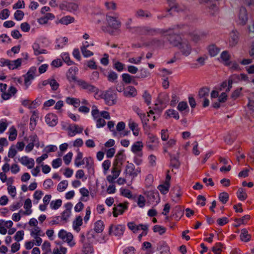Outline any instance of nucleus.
Listing matches in <instances>:
<instances>
[{
	"mask_svg": "<svg viewBox=\"0 0 254 254\" xmlns=\"http://www.w3.org/2000/svg\"><path fill=\"white\" fill-rule=\"evenodd\" d=\"M136 31L140 35L145 36L162 35L167 32L164 29L155 28L148 26L137 27Z\"/></svg>",
	"mask_w": 254,
	"mask_h": 254,
	"instance_id": "obj_1",
	"label": "nucleus"
},
{
	"mask_svg": "<svg viewBox=\"0 0 254 254\" xmlns=\"http://www.w3.org/2000/svg\"><path fill=\"white\" fill-rule=\"evenodd\" d=\"M106 21L108 28L111 29L112 32L118 31L121 27V22L118 16L107 14Z\"/></svg>",
	"mask_w": 254,
	"mask_h": 254,
	"instance_id": "obj_2",
	"label": "nucleus"
},
{
	"mask_svg": "<svg viewBox=\"0 0 254 254\" xmlns=\"http://www.w3.org/2000/svg\"><path fill=\"white\" fill-rule=\"evenodd\" d=\"M58 237L64 242H66L70 247H73L75 245L73 236L71 233L67 232L64 230H61L58 233Z\"/></svg>",
	"mask_w": 254,
	"mask_h": 254,
	"instance_id": "obj_3",
	"label": "nucleus"
},
{
	"mask_svg": "<svg viewBox=\"0 0 254 254\" xmlns=\"http://www.w3.org/2000/svg\"><path fill=\"white\" fill-rule=\"evenodd\" d=\"M77 83L82 89L86 90L89 93H95L97 94L99 92L98 88L85 80L81 79L78 80H77Z\"/></svg>",
	"mask_w": 254,
	"mask_h": 254,
	"instance_id": "obj_4",
	"label": "nucleus"
},
{
	"mask_svg": "<svg viewBox=\"0 0 254 254\" xmlns=\"http://www.w3.org/2000/svg\"><path fill=\"white\" fill-rule=\"evenodd\" d=\"M59 8L62 10H66L70 12L76 11L78 8L77 3L72 2L63 1L59 5Z\"/></svg>",
	"mask_w": 254,
	"mask_h": 254,
	"instance_id": "obj_5",
	"label": "nucleus"
},
{
	"mask_svg": "<svg viewBox=\"0 0 254 254\" xmlns=\"http://www.w3.org/2000/svg\"><path fill=\"white\" fill-rule=\"evenodd\" d=\"M103 98L106 104L109 106L113 105L116 103V94L111 90L106 91L103 94Z\"/></svg>",
	"mask_w": 254,
	"mask_h": 254,
	"instance_id": "obj_6",
	"label": "nucleus"
},
{
	"mask_svg": "<svg viewBox=\"0 0 254 254\" xmlns=\"http://www.w3.org/2000/svg\"><path fill=\"white\" fill-rule=\"evenodd\" d=\"M124 228V227L121 225L112 224L109 228V234L111 236L120 237L123 235Z\"/></svg>",
	"mask_w": 254,
	"mask_h": 254,
	"instance_id": "obj_7",
	"label": "nucleus"
},
{
	"mask_svg": "<svg viewBox=\"0 0 254 254\" xmlns=\"http://www.w3.org/2000/svg\"><path fill=\"white\" fill-rule=\"evenodd\" d=\"M179 46V48L183 55L187 57L191 53V47L188 41H182Z\"/></svg>",
	"mask_w": 254,
	"mask_h": 254,
	"instance_id": "obj_8",
	"label": "nucleus"
},
{
	"mask_svg": "<svg viewBox=\"0 0 254 254\" xmlns=\"http://www.w3.org/2000/svg\"><path fill=\"white\" fill-rule=\"evenodd\" d=\"M36 69L34 67H31L26 74L24 75V84L28 87L30 84V81L34 78Z\"/></svg>",
	"mask_w": 254,
	"mask_h": 254,
	"instance_id": "obj_9",
	"label": "nucleus"
},
{
	"mask_svg": "<svg viewBox=\"0 0 254 254\" xmlns=\"http://www.w3.org/2000/svg\"><path fill=\"white\" fill-rule=\"evenodd\" d=\"M72 207V204L70 202L67 203L65 204V209L62 212L61 216V220L64 223H66L68 221L69 217L71 215V209Z\"/></svg>",
	"mask_w": 254,
	"mask_h": 254,
	"instance_id": "obj_10",
	"label": "nucleus"
},
{
	"mask_svg": "<svg viewBox=\"0 0 254 254\" xmlns=\"http://www.w3.org/2000/svg\"><path fill=\"white\" fill-rule=\"evenodd\" d=\"M233 83V79L229 78L228 79V87L226 89V91L222 92L221 95L218 97V101L219 102L224 103L226 101L227 99V94L232 87V84Z\"/></svg>",
	"mask_w": 254,
	"mask_h": 254,
	"instance_id": "obj_11",
	"label": "nucleus"
},
{
	"mask_svg": "<svg viewBox=\"0 0 254 254\" xmlns=\"http://www.w3.org/2000/svg\"><path fill=\"white\" fill-rule=\"evenodd\" d=\"M167 39L169 43L174 47L179 46L182 41L181 37L177 34L170 35Z\"/></svg>",
	"mask_w": 254,
	"mask_h": 254,
	"instance_id": "obj_12",
	"label": "nucleus"
},
{
	"mask_svg": "<svg viewBox=\"0 0 254 254\" xmlns=\"http://www.w3.org/2000/svg\"><path fill=\"white\" fill-rule=\"evenodd\" d=\"M17 89L13 86H10L8 90L1 93V98L4 100H7L9 99L11 97L14 96L17 92Z\"/></svg>",
	"mask_w": 254,
	"mask_h": 254,
	"instance_id": "obj_13",
	"label": "nucleus"
},
{
	"mask_svg": "<svg viewBox=\"0 0 254 254\" xmlns=\"http://www.w3.org/2000/svg\"><path fill=\"white\" fill-rule=\"evenodd\" d=\"M68 135L69 136H74L77 133H80L83 131V128L78 125H73L69 126L67 128Z\"/></svg>",
	"mask_w": 254,
	"mask_h": 254,
	"instance_id": "obj_14",
	"label": "nucleus"
},
{
	"mask_svg": "<svg viewBox=\"0 0 254 254\" xmlns=\"http://www.w3.org/2000/svg\"><path fill=\"white\" fill-rule=\"evenodd\" d=\"M114 206L113 213L114 216L115 217H117L119 215L122 214L124 211L127 208L126 204L123 203H120L117 205L115 204Z\"/></svg>",
	"mask_w": 254,
	"mask_h": 254,
	"instance_id": "obj_15",
	"label": "nucleus"
},
{
	"mask_svg": "<svg viewBox=\"0 0 254 254\" xmlns=\"http://www.w3.org/2000/svg\"><path fill=\"white\" fill-rule=\"evenodd\" d=\"M139 172V170L135 169L134 165L132 164H130L126 166L125 170L126 175L130 176L132 178L136 177Z\"/></svg>",
	"mask_w": 254,
	"mask_h": 254,
	"instance_id": "obj_16",
	"label": "nucleus"
},
{
	"mask_svg": "<svg viewBox=\"0 0 254 254\" xmlns=\"http://www.w3.org/2000/svg\"><path fill=\"white\" fill-rule=\"evenodd\" d=\"M248 20L247 12L246 9L242 7L240 9L239 14V22L240 24L245 25Z\"/></svg>",
	"mask_w": 254,
	"mask_h": 254,
	"instance_id": "obj_17",
	"label": "nucleus"
},
{
	"mask_svg": "<svg viewBox=\"0 0 254 254\" xmlns=\"http://www.w3.org/2000/svg\"><path fill=\"white\" fill-rule=\"evenodd\" d=\"M45 121L50 126L54 127L58 123V118L52 113L48 114L45 117Z\"/></svg>",
	"mask_w": 254,
	"mask_h": 254,
	"instance_id": "obj_18",
	"label": "nucleus"
},
{
	"mask_svg": "<svg viewBox=\"0 0 254 254\" xmlns=\"http://www.w3.org/2000/svg\"><path fill=\"white\" fill-rule=\"evenodd\" d=\"M24 140L27 143H32L38 147L39 146V141L37 135L34 133L32 134L29 136H25L24 137Z\"/></svg>",
	"mask_w": 254,
	"mask_h": 254,
	"instance_id": "obj_19",
	"label": "nucleus"
},
{
	"mask_svg": "<svg viewBox=\"0 0 254 254\" xmlns=\"http://www.w3.org/2000/svg\"><path fill=\"white\" fill-rule=\"evenodd\" d=\"M20 163L26 166L29 169L33 168L34 166V160L32 158H29L27 156L22 157L19 159Z\"/></svg>",
	"mask_w": 254,
	"mask_h": 254,
	"instance_id": "obj_20",
	"label": "nucleus"
},
{
	"mask_svg": "<svg viewBox=\"0 0 254 254\" xmlns=\"http://www.w3.org/2000/svg\"><path fill=\"white\" fill-rule=\"evenodd\" d=\"M112 175H109L107 177V181L110 183H113L120 174V170L117 167H114L112 170Z\"/></svg>",
	"mask_w": 254,
	"mask_h": 254,
	"instance_id": "obj_21",
	"label": "nucleus"
},
{
	"mask_svg": "<svg viewBox=\"0 0 254 254\" xmlns=\"http://www.w3.org/2000/svg\"><path fill=\"white\" fill-rule=\"evenodd\" d=\"M32 207V202L30 198H27L25 200L24 204V208L25 209L24 212H23V215H29L31 214L32 212V210L31 209Z\"/></svg>",
	"mask_w": 254,
	"mask_h": 254,
	"instance_id": "obj_22",
	"label": "nucleus"
},
{
	"mask_svg": "<svg viewBox=\"0 0 254 254\" xmlns=\"http://www.w3.org/2000/svg\"><path fill=\"white\" fill-rule=\"evenodd\" d=\"M129 128L132 130L134 135L137 136L139 134L138 125L133 121L129 120L128 123Z\"/></svg>",
	"mask_w": 254,
	"mask_h": 254,
	"instance_id": "obj_23",
	"label": "nucleus"
},
{
	"mask_svg": "<svg viewBox=\"0 0 254 254\" xmlns=\"http://www.w3.org/2000/svg\"><path fill=\"white\" fill-rule=\"evenodd\" d=\"M82 218L79 216L73 222V228L76 232H78L80 230V227L82 225Z\"/></svg>",
	"mask_w": 254,
	"mask_h": 254,
	"instance_id": "obj_24",
	"label": "nucleus"
},
{
	"mask_svg": "<svg viewBox=\"0 0 254 254\" xmlns=\"http://www.w3.org/2000/svg\"><path fill=\"white\" fill-rule=\"evenodd\" d=\"M137 92L134 87L129 86L124 91V94L126 97H130L136 96Z\"/></svg>",
	"mask_w": 254,
	"mask_h": 254,
	"instance_id": "obj_25",
	"label": "nucleus"
},
{
	"mask_svg": "<svg viewBox=\"0 0 254 254\" xmlns=\"http://www.w3.org/2000/svg\"><path fill=\"white\" fill-rule=\"evenodd\" d=\"M143 147V145L142 141H136L132 145L131 151L134 153H138L142 151Z\"/></svg>",
	"mask_w": 254,
	"mask_h": 254,
	"instance_id": "obj_26",
	"label": "nucleus"
},
{
	"mask_svg": "<svg viewBox=\"0 0 254 254\" xmlns=\"http://www.w3.org/2000/svg\"><path fill=\"white\" fill-rule=\"evenodd\" d=\"M22 62V59H18L14 61H10L8 68L10 69H14L20 67Z\"/></svg>",
	"mask_w": 254,
	"mask_h": 254,
	"instance_id": "obj_27",
	"label": "nucleus"
},
{
	"mask_svg": "<svg viewBox=\"0 0 254 254\" xmlns=\"http://www.w3.org/2000/svg\"><path fill=\"white\" fill-rule=\"evenodd\" d=\"M77 71V68L76 67H71L69 69L68 72L67 73V78L69 80L76 81V73Z\"/></svg>",
	"mask_w": 254,
	"mask_h": 254,
	"instance_id": "obj_28",
	"label": "nucleus"
},
{
	"mask_svg": "<svg viewBox=\"0 0 254 254\" xmlns=\"http://www.w3.org/2000/svg\"><path fill=\"white\" fill-rule=\"evenodd\" d=\"M239 39V34L237 32L232 31L230 33V45L234 46L237 44Z\"/></svg>",
	"mask_w": 254,
	"mask_h": 254,
	"instance_id": "obj_29",
	"label": "nucleus"
},
{
	"mask_svg": "<svg viewBox=\"0 0 254 254\" xmlns=\"http://www.w3.org/2000/svg\"><path fill=\"white\" fill-rule=\"evenodd\" d=\"M145 194L147 195V196L149 198L151 201H155L156 203H158L159 201V196L157 192H154L153 191H148Z\"/></svg>",
	"mask_w": 254,
	"mask_h": 254,
	"instance_id": "obj_30",
	"label": "nucleus"
},
{
	"mask_svg": "<svg viewBox=\"0 0 254 254\" xmlns=\"http://www.w3.org/2000/svg\"><path fill=\"white\" fill-rule=\"evenodd\" d=\"M85 45H84L81 48V50L82 53L83 55L85 57H88L92 56L93 55V53L90 50H88V48L89 47L90 45L88 44L87 42H85Z\"/></svg>",
	"mask_w": 254,
	"mask_h": 254,
	"instance_id": "obj_31",
	"label": "nucleus"
},
{
	"mask_svg": "<svg viewBox=\"0 0 254 254\" xmlns=\"http://www.w3.org/2000/svg\"><path fill=\"white\" fill-rule=\"evenodd\" d=\"M83 154L82 152L78 151L77 156L75 159L74 163L76 166L79 167L84 164V159H83Z\"/></svg>",
	"mask_w": 254,
	"mask_h": 254,
	"instance_id": "obj_32",
	"label": "nucleus"
},
{
	"mask_svg": "<svg viewBox=\"0 0 254 254\" xmlns=\"http://www.w3.org/2000/svg\"><path fill=\"white\" fill-rule=\"evenodd\" d=\"M240 238L242 241L248 242L251 240V236L246 229H243L241 230Z\"/></svg>",
	"mask_w": 254,
	"mask_h": 254,
	"instance_id": "obj_33",
	"label": "nucleus"
},
{
	"mask_svg": "<svg viewBox=\"0 0 254 254\" xmlns=\"http://www.w3.org/2000/svg\"><path fill=\"white\" fill-rule=\"evenodd\" d=\"M210 89L207 87H203L201 88L198 92V97L199 98H206L209 94Z\"/></svg>",
	"mask_w": 254,
	"mask_h": 254,
	"instance_id": "obj_34",
	"label": "nucleus"
},
{
	"mask_svg": "<svg viewBox=\"0 0 254 254\" xmlns=\"http://www.w3.org/2000/svg\"><path fill=\"white\" fill-rule=\"evenodd\" d=\"M221 59L226 65H230V56L227 51H223L221 54Z\"/></svg>",
	"mask_w": 254,
	"mask_h": 254,
	"instance_id": "obj_35",
	"label": "nucleus"
},
{
	"mask_svg": "<svg viewBox=\"0 0 254 254\" xmlns=\"http://www.w3.org/2000/svg\"><path fill=\"white\" fill-rule=\"evenodd\" d=\"M30 231V235L32 237L37 235H44V233L38 226L33 227Z\"/></svg>",
	"mask_w": 254,
	"mask_h": 254,
	"instance_id": "obj_36",
	"label": "nucleus"
},
{
	"mask_svg": "<svg viewBox=\"0 0 254 254\" xmlns=\"http://www.w3.org/2000/svg\"><path fill=\"white\" fill-rule=\"evenodd\" d=\"M165 114L167 116L166 118H173L176 120H178L179 119V115L177 111L175 110H167Z\"/></svg>",
	"mask_w": 254,
	"mask_h": 254,
	"instance_id": "obj_37",
	"label": "nucleus"
},
{
	"mask_svg": "<svg viewBox=\"0 0 254 254\" xmlns=\"http://www.w3.org/2000/svg\"><path fill=\"white\" fill-rule=\"evenodd\" d=\"M104 229V223L102 221H98L94 224V230L97 233H101Z\"/></svg>",
	"mask_w": 254,
	"mask_h": 254,
	"instance_id": "obj_38",
	"label": "nucleus"
},
{
	"mask_svg": "<svg viewBox=\"0 0 254 254\" xmlns=\"http://www.w3.org/2000/svg\"><path fill=\"white\" fill-rule=\"evenodd\" d=\"M33 49L34 51V54L36 55H38L42 54H47V51L45 49H40L38 44L34 43L33 45Z\"/></svg>",
	"mask_w": 254,
	"mask_h": 254,
	"instance_id": "obj_39",
	"label": "nucleus"
},
{
	"mask_svg": "<svg viewBox=\"0 0 254 254\" xmlns=\"http://www.w3.org/2000/svg\"><path fill=\"white\" fill-rule=\"evenodd\" d=\"M74 18L70 16H65L60 20V22L63 24L67 25L74 21Z\"/></svg>",
	"mask_w": 254,
	"mask_h": 254,
	"instance_id": "obj_40",
	"label": "nucleus"
},
{
	"mask_svg": "<svg viewBox=\"0 0 254 254\" xmlns=\"http://www.w3.org/2000/svg\"><path fill=\"white\" fill-rule=\"evenodd\" d=\"M82 251L85 254H91L94 252V249L91 245L84 244Z\"/></svg>",
	"mask_w": 254,
	"mask_h": 254,
	"instance_id": "obj_41",
	"label": "nucleus"
},
{
	"mask_svg": "<svg viewBox=\"0 0 254 254\" xmlns=\"http://www.w3.org/2000/svg\"><path fill=\"white\" fill-rule=\"evenodd\" d=\"M170 186V184L164 183V184L159 185L158 189L162 193L165 194L168 192Z\"/></svg>",
	"mask_w": 254,
	"mask_h": 254,
	"instance_id": "obj_42",
	"label": "nucleus"
},
{
	"mask_svg": "<svg viewBox=\"0 0 254 254\" xmlns=\"http://www.w3.org/2000/svg\"><path fill=\"white\" fill-rule=\"evenodd\" d=\"M42 249L44 253L43 254H47L52 252L51 249V244L48 241H45L42 246Z\"/></svg>",
	"mask_w": 254,
	"mask_h": 254,
	"instance_id": "obj_43",
	"label": "nucleus"
},
{
	"mask_svg": "<svg viewBox=\"0 0 254 254\" xmlns=\"http://www.w3.org/2000/svg\"><path fill=\"white\" fill-rule=\"evenodd\" d=\"M122 77L123 81L126 84H129L134 81V77L127 73L123 74Z\"/></svg>",
	"mask_w": 254,
	"mask_h": 254,
	"instance_id": "obj_44",
	"label": "nucleus"
},
{
	"mask_svg": "<svg viewBox=\"0 0 254 254\" xmlns=\"http://www.w3.org/2000/svg\"><path fill=\"white\" fill-rule=\"evenodd\" d=\"M17 130L14 127H11L9 129V135L8 137V139L10 141L14 140L17 137Z\"/></svg>",
	"mask_w": 254,
	"mask_h": 254,
	"instance_id": "obj_45",
	"label": "nucleus"
},
{
	"mask_svg": "<svg viewBox=\"0 0 254 254\" xmlns=\"http://www.w3.org/2000/svg\"><path fill=\"white\" fill-rule=\"evenodd\" d=\"M62 201L61 199L53 200L50 203V207L52 209H58L61 205Z\"/></svg>",
	"mask_w": 254,
	"mask_h": 254,
	"instance_id": "obj_46",
	"label": "nucleus"
},
{
	"mask_svg": "<svg viewBox=\"0 0 254 254\" xmlns=\"http://www.w3.org/2000/svg\"><path fill=\"white\" fill-rule=\"evenodd\" d=\"M237 196L241 200H245L247 197L246 191L242 188H240L237 193Z\"/></svg>",
	"mask_w": 254,
	"mask_h": 254,
	"instance_id": "obj_47",
	"label": "nucleus"
},
{
	"mask_svg": "<svg viewBox=\"0 0 254 254\" xmlns=\"http://www.w3.org/2000/svg\"><path fill=\"white\" fill-rule=\"evenodd\" d=\"M135 16L138 18L143 17H148L150 16V14L147 11H144L141 9L137 10L135 11Z\"/></svg>",
	"mask_w": 254,
	"mask_h": 254,
	"instance_id": "obj_48",
	"label": "nucleus"
},
{
	"mask_svg": "<svg viewBox=\"0 0 254 254\" xmlns=\"http://www.w3.org/2000/svg\"><path fill=\"white\" fill-rule=\"evenodd\" d=\"M170 165L174 168H178L180 163L178 159V157L171 156Z\"/></svg>",
	"mask_w": 254,
	"mask_h": 254,
	"instance_id": "obj_49",
	"label": "nucleus"
},
{
	"mask_svg": "<svg viewBox=\"0 0 254 254\" xmlns=\"http://www.w3.org/2000/svg\"><path fill=\"white\" fill-rule=\"evenodd\" d=\"M47 82H49L53 90L55 91L58 89L59 84L55 79H49Z\"/></svg>",
	"mask_w": 254,
	"mask_h": 254,
	"instance_id": "obj_50",
	"label": "nucleus"
},
{
	"mask_svg": "<svg viewBox=\"0 0 254 254\" xmlns=\"http://www.w3.org/2000/svg\"><path fill=\"white\" fill-rule=\"evenodd\" d=\"M223 245L220 243H217L212 247V251L215 254H220L222 252Z\"/></svg>",
	"mask_w": 254,
	"mask_h": 254,
	"instance_id": "obj_51",
	"label": "nucleus"
},
{
	"mask_svg": "<svg viewBox=\"0 0 254 254\" xmlns=\"http://www.w3.org/2000/svg\"><path fill=\"white\" fill-rule=\"evenodd\" d=\"M67 181L65 180L61 182L58 185L57 190L59 191H63L67 188Z\"/></svg>",
	"mask_w": 254,
	"mask_h": 254,
	"instance_id": "obj_52",
	"label": "nucleus"
},
{
	"mask_svg": "<svg viewBox=\"0 0 254 254\" xmlns=\"http://www.w3.org/2000/svg\"><path fill=\"white\" fill-rule=\"evenodd\" d=\"M153 232L158 233L160 235H162L166 232V228L160 225H155L153 228Z\"/></svg>",
	"mask_w": 254,
	"mask_h": 254,
	"instance_id": "obj_53",
	"label": "nucleus"
},
{
	"mask_svg": "<svg viewBox=\"0 0 254 254\" xmlns=\"http://www.w3.org/2000/svg\"><path fill=\"white\" fill-rule=\"evenodd\" d=\"M136 202L139 207H143L146 202L145 197L142 195H139L137 198Z\"/></svg>",
	"mask_w": 254,
	"mask_h": 254,
	"instance_id": "obj_54",
	"label": "nucleus"
},
{
	"mask_svg": "<svg viewBox=\"0 0 254 254\" xmlns=\"http://www.w3.org/2000/svg\"><path fill=\"white\" fill-rule=\"evenodd\" d=\"M150 45L155 47H160L163 45V42L159 39H153L150 41Z\"/></svg>",
	"mask_w": 254,
	"mask_h": 254,
	"instance_id": "obj_55",
	"label": "nucleus"
},
{
	"mask_svg": "<svg viewBox=\"0 0 254 254\" xmlns=\"http://www.w3.org/2000/svg\"><path fill=\"white\" fill-rule=\"evenodd\" d=\"M182 194L180 192V189L179 187H174L172 190V195L174 198L179 199Z\"/></svg>",
	"mask_w": 254,
	"mask_h": 254,
	"instance_id": "obj_56",
	"label": "nucleus"
},
{
	"mask_svg": "<svg viewBox=\"0 0 254 254\" xmlns=\"http://www.w3.org/2000/svg\"><path fill=\"white\" fill-rule=\"evenodd\" d=\"M235 137L229 133L227 134L224 136V141L226 143L228 144H232L235 141Z\"/></svg>",
	"mask_w": 254,
	"mask_h": 254,
	"instance_id": "obj_57",
	"label": "nucleus"
},
{
	"mask_svg": "<svg viewBox=\"0 0 254 254\" xmlns=\"http://www.w3.org/2000/svg\"><path fill=\"white\" fill-rule=\"evenodd\" d=\"M86 161V167L88 169L93 168L94 161L92 157H89L85 158Z\"/></svg>",
	"mask_w": 254,
	"mask_h": 254,
	"instance_id": "obj_58",
	"label": "nucleus"
},
{
	"mask_svg": "<svg viewBox=\"0 0 254 254\" xmlns=\"http://www.w3.org/2000/svg\"><path fill=\"white\" fill-rule=\"evenodd\" d=\"M219 198L223 204H225L228 200L229 194L226 192H223L219 194Z\"/></svg>",
	"mask_w": 254,
	"mask_h": 254,
	"instance_id": "obj_59",
	"label": "nucleus"
},
{
	"mask_svg": "<svg viewBox=\"0 0 254 254\" xmlns=\"http://www.w3.org/2000/svg\"><path fill=\"white\" fill-rule=\"evenodd\" d=\"M208 51L211 57L216 56L219 53L218 49L214 45L209 46Z\"/></svg>",
	"mask_w": 254,
	"mask_h": 254,
	"instance_id": "obj_60",
	"label": "nucleus"
},
{
	"mask_svg": "<svg viewBox=\"0 0 254 254\" xmlns=\"http://www.w3.org/2000/svg\"><path fill=\"white\" fill-rule=\"evenodd\" d=\"M67 251L66 248L60 246L59 248L54 249L53 252L55 254H65Z\"/></svg>",
	"mask_w": 254,
	"mask_h": 254,
	"instance_id": "obj_61",
	"label": "nucleus"
},
{
	"mask_svg": "<svg viewBox=\"0 0 254 254\" xmlns=\"http://www.w3.org/2000/svg\"><path fill=\"white\" fill-rule=\"evenodd\" d=\"M188 108L187 103L185 101H182L178 104L177 109L180 111L183 112Z\"/></svg>",
	"mask_w": 254,
	"mask_h": 254,
	"instance_id": "obj_62",
	"label": "nucleus"
},
{
	"mask_svg": "<svg viewBox=\"0 0 254 254\" xmlns=\"http://www.w3.org/2000/svg\"><path fill=\"white\" fill-rule=\"evenodd\" d=\"M95 120L96 121V127L98 128L102 127L105 126L106 121L104 119L99 117L98 118L95 119Z\"/></svg>",
	"mask_w": 254,
	"mask_h": 254,
	"instance_id": "obj_63",
	"label": "nucleus"
},
{
	"mask_svg": "<svg viewBox=\"0 0 254 254\" xmlns=\"http://www.w3.org/2000/svg\"><path fill=\"white\" fill-rule=\"evenodd\" d=\"M24 235V232L23 231L21 230L17 231L14 236L15 240L17 242L22 240L23 239Z\"/></svg>",
	"mask_w": 254,
	"mask_h": 254,
	"instance_id": "obj_64",
	"label": "nucleus"
}]
</instances>
